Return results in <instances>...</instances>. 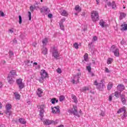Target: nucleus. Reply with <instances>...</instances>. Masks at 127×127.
<instances>
[{
	"instance_id": "obj_21",
	"label": "nucleus",
	"mask_w": 127,
	"mask_h": 127,
	"mask_svg": "<svg viewBox=\"0 0 127 127\" xmlns=\"http://www.w3.org/2000/svg\"><path fill=\"white\" fill-rule=\"evenodd\" d=\"M6 110L10 111L11 110V104H8L5 105Z\"/></svg>"
},
{
	"instance_id": "obj_32",
	"label": "nucleus",
	"mask_w": 127,
	"mask_h": 127,
	"mask_svg": "<svg viewBox=\"0 0 127 127\" xmlns=\"http://www.w3.org/2000/svg\"><path fill=\"white\" fill-rule=\"evenodd\" d=\"M112 88H113V83L109 84L107 86V89L108 91H110V90H111Z\"/></svg>"
},
{
	"instance_id": "obj_7",
	"label": "nucleus",
	"mask_w": 127,
	"mask_h": 127,
	"mask_svg": "<svg viewBox=\"0 0 127 127\" xmlns=\"http://www.w3.org/2000/svg\"><path fill=\"white\" fill-rule=\"evenodd\" d=\"M43 123L44 125H46L47 126H50V125L52 124L53 125H56V124H57L55 123V121L53 120H50L49 119H45Z\"/></svg>"
},
{
	"instance_id": "obj_34",
	"label": "nucleus",
	"mask_w": 127,
	"mask_h": 127,
	"mask_svg": "<svg viewBox=\"0 0 127 127\" xmlns=\"http://www.w3.org/2000/svg\"><path fill=\"white\" fill-rule=\"evenodd\" d=\"M112 62H113V59L109 58L107 60V64H112Z\"/></svg>"
},
{
	"instance_id": "obj_59",
	"label": "nucleus",
	"mask_w": 127,
	"mask_h": 127,
	"mask_svg": "<svg viewBox=\"0 0 127 127\" xmlns=\"http://www.w3.org/2000/svg\"><path fill=\"white\" fill-rule=\"evenodd\" d=\"M13 43H17V40H16V39H14L13 40Z\"/></svg>"
},
{
	"instance_id": "obj_4",
	"label": "nucleus",
	"mask_w": 127,
	"mask_h": 127,
	"mask_svg": "<svg viewBox=\"0 0 127 127\" xmlns=\"http://www.w3.org/2000/svg\"><path fill=\"white\" fill-rule=\"evenodd\" d=\"M52 56L54 57L55 59H56V60H58V58L60 57L58 50H57L55 47H54L52 50Z\"/></svg>"
},
{
	"instance_id": "obj_18",
	"label": "nucleus",
	"mask_w": 127,
	"mask_h": 127,
	"mask_svg": "<svg viewBox=\"0 0 127 127\" xmlns=\"http://www.w3.org/2000/svg\"><path fill=\"white\" fill-rule=\"evenodd\" d=\"M126 113V107H124L123 108L120 109L119 111L117 112L118 114H121V113Z\"/></svg>"
},
{
	"instance_id": "obj_62",
	"label": "nucleus",
	"mask_w": 127,
	"mask_h": 127,
	"mask_svg": "<svg viewBox=\"0 0 127 127\" xmlns=\"http://www.w3.org/2000/svg\"><path fill=\"white\" fill-rule=\"evenodd\" d=\"M33 66H37V63H36V62L34 63Z\"/></svg>"
},
{
	"instance_id": "obj_17",
	"label": "nucleus",
	"mask_w": 127,
	"mask_h": 127,
	"mask_svg": "<svg viewBox=\"0 0 127 127\" xmlns=\"http://www.w3.org/2000/svg\"><path fill=\"white\" fill-rule=\"evenodd\" d=\"M18 122L22 125H25V124H26V121H25V120L22 118L19 119Z\"/></svg>"
},
{
	"instance_id": "obj_29",
	"label": "nucleus",
	"mask_w": 127,
	"mask_h": 127,
	"mask_svg": "<svg viewBox=\"0 0 127 127\" xmlns=\"http://www.w3.org/2000/svg\"><path fill=\"white\" fill-rule=\"evenodd\" d=\"M121 101L123 105H126V104L127 103V100H126V98L125 97H122Z\"/></svg>"
},
{
	"instance_id": "obj_16",
	"label": "nucleus",
	"mask_w": 127,
	"mask_h": 127,
	"mask_svg": "<svg viewBox=\"0 0 127 127\" xmlns=\"http://www.w3.org/2000/svg\"><path fill=\"white\" fill-rule=\"evenodd\" d=\"M71 99H73L74 103H75L76 104L78 103V99H77V97H76V96H75V95H71Z\"/></svg>"
},
{
	"instance_id": "obj_61",
	"label": "nucleus",
	"mask_w": 127,
	"mask_h": 127,
	"mask_svg": "<svg viewBox=\"0 0 127 127\" xmlns=\"http://www.w3.org/2000/svg\"><path fill=\"white\" fill-rule=\"evenodd\" d=\"M93 44V42H91V43H90L89 44H88V47L89 48H91V45H92V44Z\"/></svg>"
},
{
	"instance_id": "obj_54",
	"label": "nucleus",
	"mask_w": 127,
	"mask_h": 127,
	"mask_svg": "<svg viewBox=\"0 0 127 127\" xmlns=\"http://www.w3.org/2000/svg\"><path fill=\"white\" fill-rule=\"evenodd\" d=\"M94 85H95V86H97V87L98 86V85H99V83H98V81H97V80H95L94 81Z\"/></svg>"
},
{
	"instance_id": "obj_57",
	"label": "nucleus",
	"mask_w": 127,
	"mask_h": 127,
	"mask_svg": "<svg viewBox=\"0 0 127 127\" xmlns=\"http://www.w3.org/2000/svg\"><path fill=\"white\" fill-rule=\"evenodd\" d=\"M65 21V19H62L60 22L59 23H62V24H63V22Z\"/></svg>"
},
{
	"instance_id": "obj_58",
	"label": "nucleus",
	"mask_w": 127,
	"mask_h": 127,
	"mask_svg": "<svg viewBox=\"0 0 127 127\" xmlns=\"http://www.w3.org/2000/svg\"><path fill=\"white\" fill-rule=\"evenodd\" d=\"M107 5L108 6H112V3L111 2H107Z\"/></svg>"
},
{
	"instance_id": "obj_43",
	"label": "nucleus",
	"mask_w": 127,
	"mask_h": 127,
	"mask_svg": "<svg viewBox=\"0 0 127 127\" xmlns=\"http://www.w3.org/2000/svg\"><path fill=\"white\" fill-rule=\"evenodd\" d=\"M40 83H43L44 81V78L41 76V78L39 79Z\"/></svg>"
},
{
	"instance_id": "obj_52",
	"label": "nucleus",
	"mask_w": 127,
	"mask_h": 127,
	"mask_svg": "<svg viewBox=\"0 0 127 127\" xmlns=\"http://www.w3.org/2000/svg\"><path fill=\"white\" fill-rule=\"evenodd\" d=\"M52 16H53V15L52 13H50L48 15L49 18H52Z\"/></svg>"
},
{
	"instance_id": "obj_27",
	"label": "nucleus",
	"mask_w": 127,
	"mask_h": 127,
	"mask_svg": "<svg viewBox=\"0 0 127 127\" xmlns=\"http://www.w3.org/2000/svg\"><path fill=\"white\" fill-rule=\"evenodd\" d=\"M118 89H119V90H125V86L122 84H119L117 86Z\"/></svg>"
},
{
	"instance_id": "obj_49",
	"label": "nucleus",
	"mask_w": 127,
	"mask_h": 127,
	"mask_svg": "<svg viewBox=\"0 0 127 127\" xmlns=\"http://www.w3.org/2000/svg\"><path fill=\"white\" fill-rule=\"evenodd\" d=\"M13 55H14V54H13V52H12V51H9V56H13Z\"/></svg>"
},
{
	"instance_id": "obj_19",
	"label": "nucleus",
	"mask_w": 127,
	"mask_h": 127,
	"mask_svg": "<svg viewBox=\"0 0 127 127\" xmlns=\"http://www.w3.org/2000/svg\"><path fill=\"white\" fill-rule=\"evenodd\" d=\"M14 95H15V99L16 100H20V95L19 94L17 93V92H15Z\"/></svg>"
},
{
	"instance_id": "obj_39",
	"label": "nucleus",
	"mask_w": 127,
	"mask_h": 127,
	"mask_svg": "<svg viewBox=\"0 0 127 127\" xmlns=\"http://www.w3.org/2000/svg\"><path fill=\"white\" fill-rule=\"evenodd\" d=\"M19 24H21V23H22V18L21 15H19Z\"/></svg>"
},
{
	"instance_id": "obj_41",
	"label": "nucleus",
	"mask_w": 127,
	"mask_h": 127,
	"mask_svg": "<svg viewBox=\"0 0 127 127\" xmlns=\"http://www.w3.org/2000/svg\"><path fill=\"white\" fill-rule=\"evenodd\" d=\"M60 24V27H61V29L62 30H64V25L62 23H59Z\"/></svg>"
},
{
	"instance_id": "obj_60",
	"label": "nucleus",
	"mask_w": 127,
	"mask_h": 127,
	"mask_svg": "<svg viewBox=\"0 0 127 127\" xmlns=\"http://www.w3.org/2000/svg\"><path fill=\"white\" fill-rule=\"evenodd\" d=\"M36 43L34 42L32 44V46H34V47H36Z\"/></svg>"
},
{
	"instance_id": "obj_56",
	"label": "nucleus",
	"mask_w": 127,
	"mask_h": 127,
	"mask_svg": "<svg viewBox=\"0 0 127 127\" xmlns=\"http://www.w3.org/2000/svg\"><path fill=\"white\" fill-rule=\"evenodd\" d=\"M100 116H102V117H104L105 116V112L101 111L100 114Z\"/></svg>"
},
{
	"instance_id": "obj_36",
	"label": "nucleus",
	"mask_w": 127,
	"mask_h": 127,
	"mask_svg": "<svg viewBox=\"0 0 127 127\" xmlns=\"http://www.w3.org/2000/svg\"><path fill=\"white\" fill-rule=\"evenodd\" d=\"M84 60L85 61H87L88 60V54H86L85 55H84L83 56Z\"/></svg>"
},
{
	"instance_id": "obj_44",
	"label": "nucleus",
	"mask_w": 127,
	"mask_h": 127,
	"mask_svg": "<svg viewBox=\"0 0 127 127\" xmlns=\"http://www.w3.org/2000/svg\"><path fill=\"white\" fill-rule=\"evenodd\" d=\"M45 9V7H43L40 8V12H41V13L44 12Z\"/></svg>"
},
{
	"instance_id": "obj_22",
	"label": "nucleus",
	"mask_w": 127,
	"mask_h": 127,
	"mask_svg": "<svg viewBox=\"0 0 127 127\" xmlns=\"http://www.w3.org/2000/svg\"><path fill=\"white\" fill-rule=\"evenodd\" d=\"M122 27H123V28L121 29V30H127V24H122L121 25Z\"/></svg>"
},
{
	"instance_id": "obj_55",
	"label": "nucleus",
	"mask_w": 127,
	"mask_h": 127,
	"mask_svg": "<svg viewBox=\"0 0 127 127\" xmlns=\"http://www.w3.org/2000/svg\"><path fill=\"white\" fill-rule=\"evenodd\" d=\"M93 40L94 41H97L98 40V38H97V36L93 37Z\"/></svg>"
},
{
	"instance_id": "obj_45",
	"label": "nucleus",
	"mask_w": 127,
	"mask_h": 127,
	"mask_svg": "<svg viewBox=\"0 0 127 127\" xmlns=\"http://www.w3.org/2000/svg\"><path fill=\"white\" fill-rule=\"evenodd\" d=\"M57 73H59V74H61L62 73V70L61 69V68H58L57 69Z\"/></svg>"
},
{
	"instance_id": "obj_20",
	"label": "nucleus",
	"mask_w": 127,
	"mask_h": 127,
	"mask_svg": "<svg viewBox=\"0 0 127 127\" xmlns=\"http://www.w3.org/2000/svg\"><path fill=\"white\" fill-rule=\"evenodd\" d=\"M105 23H106V22L104 21V20H100V21L99 22V24L102 27H105Z\"/></svg>"
},
{
	"instance_id": "obj_6",
	"label": "nucleus",
	"mask_w": 127,
	"mask_h": 127,
	"mask_svg": "<svg viewBox=\"0 0 127 127\" xmlns=\"http://www.w3.org/2000/svg\"><path fill=\"white\" fill-rule=\"evenodd\" d=\"M39 109H40V114L39 116H40V120L42 121V118H43V114H44V105H42L41 106H39Z\"/></svg>"
},
{
	"instance_id": "obj_33",
	"label": "nucleus",
	"mask_w": 127,
	"mask_h": 127,
	"mask_svg": "<svg viewBox=\"0 0 127 127\" xmlns=\"http://www.w3.org/2000/svg\"><path fill=\"white\" fill-rule=\"evenodd\" d=\"M86 69L89 72V73H91L92 71V68L91 67V66H86Z\"/></svg>"
},
{
	"instance_id": "obj_10",
	"label": "nucleus",
	"mask_w": 127,
	"mask_h": 127,
	"mask_svg": "<svg viewBox=\"0 0 127 127\" xmlns=\"http://www.w3.org/2000/svg\"><path fill=\"white\" fill-rule=\"evenodd\" d=\"M41 77L42 78H44V79L48 77V73H47L45 70L42 69L41 71Z\"/></svg>"
},
{
	"instance_id": "obj_30",
	"label": "nucleus",
	"mask_w": 127,
	"mask_h": 127,
	"mask_svg": "<svg viewBox=\"0 0 127 127\" xmlns=\"http://www.w3.org/2000/svg\"><path fill=\"white\" fill-rule=\"evenodd\" d=\"M111 6L113 9H115L116 7H117V5L116 4V2H115V1H113L112 2Z\"/></svg>"
},
{
	"instance_id": "obj_12",
	"label": "nucleus",
	"mask_w": 127,
	"mask_h": 127,
	"mask_svg": "<svg viewBox=\"0 0 127 127\" xmlns=\"http://www.w3.org/2000/svg\"><path fill=\"white\" fill-rule=\"evenodd\" d=\"M7 80L8 81V83H9V84H13V83H14V80H13L12 79V76L11 75H8L7 78Z\"/></svg>"
},
{
	"instance_id": "obj_64",
	"label": "nucleus",
	"mask_w": 127,
	"mask_h": 127,
	"mask_svg": "<svg viewBox=\"0 0 127 127\" xmlns=\"http://www.w3.org/2000/svg\"><path fill=\"white\" fill-rule=\"evenodd\" d=\"M9 30V32H11V33H13V30H11V29H10Z\"/></svg>"
},
{
	"instance_id": "obj_5",
	"label": "nucleus",
	"mask_w": 127,
	"mask_h": 127,
	"mask_svg": "<svg viewBox=\"0 0 127 127\" xmlns=\"http://www.w3.org/2000/svg\"><path fill=\"white\" fill-rule=\"evenodd\" d=\"M16 83L19 87V90H21L25 87V86L24 85V83L22 82V79L21 78L17 79Z\"/></svg>"
},
{
	"instance_id": "obj_1",
	"label": "nucleus",
	"mask_w": 127,
	"mask_h": 127,
	"mask_svg": "<svg viewBox=\"0 0 127 127\" xmlns=\"http://www.w3.org/2000/svg\"><path fill=\"white\" fill-rule=\"evenodd\" d=\"M110 52L114 53L115 56L119 57L120 56V50L115 45H112L110 49Z\"/></svg>"
},
{
	"instance_id": "obj_26",
	"label": "nucleus",
	"mask_w": 127,
	"mask_h": 127,
	"mask_svg": "<svg viewBox=\"0 0 127 127\" xmlns=\"http://www.w3.org/2000/svg\"><path fill=\"white\" fill-rule=\"evenodd\" d=\"M44 12L45 13V14H48V13H49L50 12V9H49V8L45 7V10Z\"/></svg>"
},
{
	"instance_id": "obj_23",
	"label": "nucleus",
	"mask_w": 127,
	"mask_h": 127,
	"mask_svg": "<svg viewBox=\"0 0 127 127\" xmlns=\"http://www.w3.org/2000/svg\"><path fill=\"white\" fill-rule=\"evenodd\" d=\"M47 48H45V47H43L42 48V53L43 54H44V55H46L47 54Z\"/></svg>"
},
{
	"instance_id": "obj_13",
	"label": "nucleus",
	"mask_w": 127,
	"mask_h": 127,
	"mask_svg": "<svg viewBox=\"0 0 127 127\" xmlns=\"http://www.w3.org/2000/svg\"><path fill=\"white\" fill-rule=\"evenodd\" d=\"M43 93V91H42V89H41V88L38 89L37 91V95L38 97H42V95L41 94H42Z\"/></svg>"
},
{
	"instance_id": "obj_35",
	"label": "nucleus",
	"mask_w": 127,
	"mask_h": 127,
	"mask_svg": "<svg viewBox=\"0 0 127 127\" xmlns=\"http://www.w3.org/2000/svg\"><path fill=\"white\" fill-rule=\"evenodd\" d=\"M73 47H74V48H75V49H78L79 48V44H78V43H75L73 44Z\"/></svg>"
},
{
	"instance_id": "obj_9",
	"label": "nucleus",
	"mask_w": 127,
	"mask_h": 127,
	"mask_svg": "<svg viewBox=\"0 0 127 127\" xmlns=\"http://www.w3.org/2000/svg\"><path fill=\"white\" fill-rule=\"evenodd\" d=\"M101 83H99V85L97 86V89L99 91H104V88H105V84L103 83V80H101Z\"/></svg>"
},
{
	"instance_id": "obj_37",
	"label": "nucleus",
	"mask_w": 127,
	"mask_h": 127,
	"mask_svg": "<svg viewBox=\"0 0 127 127\" xmlns=\"http://www.w3.org/2000/svg\"><path fill=\"white\" fill-rule=\"evenodd\" d=\"M56 101V98H53L51 100V102L52 104H53V105L55 104Z\"/></svg>"
},
{
	"instance_id": "obj_50",
	"label": "nucleus",
	"mask_w": 127,
	"mask_h": 127,
	"mask_svg": "<svg viewBox=\"0 0 127 127\" xmlns=\"http://www.w3.org/2000/svg\"><path fill=\"white\" fill-rule=\"evenodd\" d=\"M34 9V7H33L32 6H30V10L33 12V10Z\"/></svg>"
},
{
	"instance_id": "obj_51",
	"label": "nucleus",
	"mask_w": 127,
	"mask_h": 127,
	"mask_svg": "<svg viewBox=\"0 0 127 127\" xmlns=\"http://www.w3.org/2000/svg\"><path fill=\"white\" fill-rule=\"evenodd\" d=\"M105 72L106 73H110V72H111V71H110V70H109L108 68L106 67L105 68Z\"/></svg>"
},
{
	"instance_id": "obj_25",
	"label": "nucleus",
	"mask_w": 127,
	"mask_h": 127,
	"mask_svg": "<svg viewBox=\"0 0 127 127\" xmlns=\"http://www.w3.org/2000/svg\"><path fill=\"white\" fill-rule=\"evenodd\" d=\"M61 15L63 16H68V13L65 10H64L61 13Z\"/></svg>"
},
{
	"instance_id": "obj_48",
	"label": "nucleus",
	"mask_w": 127,
	"mask_h": 127,
	"mask_svg": "<svg viewBox=\"0 0 127 127\" xmlns=\"http://www.w3.org/2000/svg\"><path fill=\"white\" fill-rule=\"evenodd\" d=\"M82 90L83 91H88V90H89V88H88L87 87H84L82 88Z\"/></svg>"
},
{
	"instance_id": "obj_15",
	"label": "nucleus",
	"mask_w": 127,
	"mask_h": 127,
	"mask_svg": "<svg viewBox=\"0 0 127 127\" xmlns=\"http://www.w3.org/2000/svg\"><path fill=\"white\" fill-rule=\"evenodd\" d=\"M42 43H43L44 46H46L48 43V40L47 39V38H45L44 39H43Z\"/></svg>"
},
{
	"instance_id": "obj_2",
	"label": "nucleus",
	"mask_w": 127,
	"mask_h": 127,
	"mask_svg": "<svg viewBox=\"0 0 127 127\" xmlns=\"http://www.w3.org/2000/svg\"><path fill=\"white\" fill-rule=\"evenodd\" d=\"M68 113H70L72 115H74V116H76V117H78L79 118L80 116L79 114H78V110H77V106L73 105V108L71 110H69L68 111Z\"/></svg>"
},
{
	"instance_id": "obj_8",
	"label": "nucleus",
	"mask_w": 127,
	"mask_h": 127,
	"mask_svg": "<svg viewBox=\"0 0 127 127\" xmlns=\"http://www.w3.org/2000/svg\"><path fill=\"white\" fill-rule=\"evenodd\" d=\"M60 107L59 106H55L54 108L52 107V113L53 114H56L57 113L58 114H59L60 113Z\"/></svg>"
},
{
	"instance_id": "obj_11",
	"label": "nucleus",
	"mask_w": 127,
	"mask_h": 127,
	"mask_svg": "<svg viewBox=\"0 0 127 127\" xmlns=\"http://www.w3.org/2000/svg\"><path fill=\"white\" fill-rule=\"evenodd\" d=\"M80 79V77H77V76H75V75L74 76L73 79L71 80V83L72 84H78V83H79L80 81H79V80Z\"/></svg>"
},
{
	"instance_id": "obj_24",
	"label": "nucleus",
	"mask_w": 127,
	"mask_h": 127,
	"mask_svg": "<svg viewBox=\"0 0 127 127\" xmlns=\"http://www.w3.org/2000/svg\"><path fill=\"white\" fill-rule=\"evenodd\" d=\"M126 15L124 12L120 13V16L119 17V19H120V20H122V19H123L124 17H126Z\"/></svg>"
},
{
	"instance_id": "obj_31",
	"label": "nucleus",
	"mask_w": 127,
	"mask_h": 127,
	"mask_svg": "<svg viewBox=\"0 0 127 127\" xmlns=\"http://www.w3.org/2000/svg\"><path fill=\"white\" fill-rule=\"evenodd\" d=\"M64 99H65V97L63 95H61L60 96V102H63L64 101Z\"/></svg>"
},
{
	"instance_id": "obj_47",
	"label": "nucleus",
	"mask_w": 127,
	"mask_h": 127,
	"mask_svg": "<svg viewBox=\"0 0 127 127\" xmlns=\"http://www.w3.org/2000/svg\"><path fill=\"white\" fill-rule=\"evenodd\" d=\"M81 72H78L76 75H75L74 76H76L78 78H80V76H81Z\"/></svg>"
},
{
	"instance_id": "obj_53",
	"label": "nucleus",
	"mask_w": 127,
	"mask_h": 127,
	"mask_svg": "<svg viewBox=\"0 0 127 127\" xmlns=\"http://www.w3.org/2000/svg\"><path fill=\"white\" fill-rule=\"evenodd\" d=\"M112 100H113V97L112 96V95H110L109 98V102H112Z\"/></svg>"
},
{
	"instance_id": "obj_42",
	"label": "nucleus",
	"mask_w": 127,
	"mask_h": 127,
	"mask_svg": "<svg viewBox=\"0 0 127 127\" xmlns=\"http://www.w3.org/2000/svg\"><path fill=\"white\" fill-rule=\"evenodd\" d=\"M28 13L29 16V20H31V12L30 11H28Z\"/></svg>"
},
{
	"instance_id": "obj_28",
	"label": "nucleus",
	"mask_w": 127,
	"mask_h": 127,
	"mask_svg": "<svg viewBox=\"0 0 127 127\" xmlns=\"http://www.w3.org/2000/svg\"><path fill=\"white\" fill-rule=\"evenodd\" d=\"M10 73L11 75H9V76H11L12 77H13L14 75H16V71L14 70H11Z\"/></svg>"
},
{
	"instance_id": "obj_46",
	"label": "nucleus",
	"mask_w": 127,
	"mask_h": 127,
	"mask_svg": "<svg viewBox=\"0 0 127 127\" xmlns=\"http://www.w3.org/2000/svg\"><path fill=\"white\" fill-rule=\"evenodd\" d=\"M0 16H1L2 17H4V13L2 11H0Z\"/></svg>"
},
{
	"instance_id": "obj_40",
	"label": "nucleus",
	"mask_w": 127,
	"mask_h": 127,
	"mask_svg": "<svg viewBox=\"0 0 127 127\" xmlns=\"http://www.w3.org/2000/svg\"><path fill=\"white\" fill-rule=\"evenodd\" d=\"M114 94V96L116 97V98H119V97H120V93H119V92L116 91Z\"/></svg>"
},
{
	"instance_id": "obj_3",
	"label": "nucleus",
	"mask_w": 127,
	"mask_h": 127,
	"mask_svg": "<svg viewBox=\"0 0 127 127\" xmlns=\"http://www.w3.org/2000/svg\"><path fill=\"white\" fill-rule=\"evenodd\" d=\"M99 13L96 11H93L91 12V18L94 22L99 20Z\"/></svg>"
},
{
	"instance_id": "obj_63",
	"label": "nucleus",
	"mask_w": 127,
	"mask_h": 127,
	"mask_svg": "<svg viewBox=\"0 0 127 127\" xmlns=\"http://www.w3.org/2000/svg\"><path fill=\"white\" fill-rule=\"evenodd\" d=\"M2 83L1 82H0V88H2Z\"/></svg>"
},
{
	"instance_id": "obj_14",
	"label": "nucleus",
	"mask_w": 127,
	"mask_h": 127,
	"mask_svg": "<svg viewBox=\"0 0 127 127\" xmlns=\"http://www.w3.org/2000/svg\"><path fill=\"white\" fill-rule=\"evenodd\" d=\"M5 114L6 115L7 117L8 118H9L10 117V115H11V113L12 112L10 110H5L4 112Z\"/></svg>"
},
{
	"instance_id": "obj_38",
	"label": "nucleus",
	"mask_w": 127,
	"mask_h": 127,
	"mask_svg": "<svg viewBox=\"0 0 127 127\" xmlns=\"http://www.w3.org/2000/svg\"><path fill=\"white\" fill-rule=\"evenodd\" d=\"M75 10H76V11H80L81 10V9L80 8V7L79 6V5H76L75 7Z\"/></svg>"
}]
</instances>
